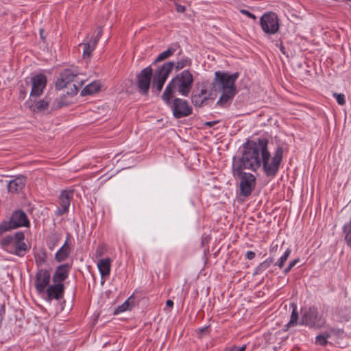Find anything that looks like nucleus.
<instances>
[{
    "label": "nucleus",
    "instance_id": "obj_1",
    "mask_svg": "<svg viewBox=\"0 0 351 351\" xmlns=\"http://www.w3.org/2000/svg\"><path fill=\"white\" fill-rule=\"evenodd\" d=\"M267 144L268 140L264 138L246 142L241 157L237 160L233 158L232 169H236L238 173L245 169L256 171L261 166V157Z\"/></svg>",
    "mask_w": 351,
    "mask_h": 351
},
{
    "label": "nucleus",
    "instance_id": "obj_2",
    "mask_svg": "<svg viewBox=\"0 0 351 351\" xmlns=\"http://www.w3.org/2000/svg\"><path fill=\"white\" fill-rule=\"evenodd\" d=\"M239 75V73L238 72L232 74L220 71L215 72V78L210 84V90L214 93V95H215L217 91L222 92V95L217 102V105L225 107L230 103L237 93L234 83Z\"/></svg>",
    "mask_w": 351,
    "mask_h": 351
},
{
    "label": "nucleus",
    "instance_id": "obj_3",
    "mask_svg": "<svg viewBox=\"0 0 351 351\" xmlns=\"http://www.w3.org/2000/svg\"><path fill=\"white\" fill-rule=\"evenodd\" d=\"M193 80V76L189 70L177 74L166 86L162 95V100L166 104H169L176 91L182 96H187L191 90Z\"/></svg>",
    "mask_w": 351,
    "mask_h": 351
},
{
    "label": "nucleus",
    "instance_id": "obj_4",
    "mask_svg": "<svg viewBox=\"0 0 351 351\" xmlns=\"http://www.w3.org/2000/svg\"><path fill=\"white\" fill-rule=\"evenodd\" d=\"M76 69H67L64 70L56 82V88L58 90L66 88L67 95H75L80 88L84 84V80Z\"/></svg>",
    "mask_w": 351,
    "mask_h": 351
},
{
    "label": "nucleus",
    "instance_id": "obj_5",
    "mask_svg": "<svg viewBox=\"0 0 351 351\" xmlns=\"http://www.w3.org/2000/svg\"><path fill=\"white\" fill-rule=\"evenodd\" d=\"M24 240L25 234L21 231L17 232L13 235L5 237L0 235V245L6 252L22 257L29 250Z\"/></svg>",
    "mask_w": 351,
    "mask_h": 351
},
{
    "label": "nucleus",
    "instance_id": "obj_6",
    "mask_svg": "<svg viewBox=\"0 0 351 351\" xmlns=\"http://www.w3.org/2000/svg\"><path fill=\"white\" fill-rule=\"evenodd\" d=\"M282 148L278 147L274 157L271 158L267 150V146L265 147L261 157V165H263V170L267 176H274L276 174L282 160Z\"/></svg>",
    "mask_w": 351,
    "mask_h": 351
},
{
    "label": "nucleus",
    "instance_id": "obj_7",
    "mask_svg": "<svg viewBox=\"0 0 351 351\" xmlns=\"http://www.w3.org/2000/svg\"><path fill=\"white\" fill-rule=\"evenodd\" d=\"M29 224V221L25 212L21 210H16L12 214L9 221H3L0 224V235L21 226H28Z\"/></svg>",
    "mask_w": 351,
    "mask_h": 351
},
{
    "label": "nucleus",
    "instance_id": "obj_8",
    "mask_svg": "<svg viewBox=\"0 0 351 351\" xmlns=\"http://www.w3.org/2000/svg\"><path fill=\"white\" fill-rule=\"evenodd\" d=\"M174 62H167L158 67L153 75L152 89L159 93L164 86L168 76L172 72Z\"/></svg>",
    "mask_w": 351,
    "mask_h": 351
},
{
    "label": "nucleus",
    "instance_id": "obj_9",
    "mask_svg": "<svg viewBox=\"0 0 351 351\" xmlns=\"http://www.w3.org/2000/svg\"><path fill=\"white\" fill-rule=\"evenodd\" d=\"M233 176L240 180L239 189L240 195L248 197L251 195L256 186V178L250 173L241 171L238 173L236 169H232Z\"/></svg>",
    "mask_w": 351,
    "mask_h": 351
},
{
    "label": "nucleus",
    "instance_id": "obj_10",
    "mask_svg": "<svg viewBox=\"0 0 351 351\" xmlns=\"http://www.w3.org/2000/svg\"><path fill=\"white\" fill-rule=\"evenodd\" d=\"M301 324L312 328H319L324 325L325 321L318 315L316 308H309L304 311L302 316Z\"/></svg>",
    "mask_w": 351,
    "mask_h": 351
},
{
    "label": "nucleus",
    "instance_id": "obj_11",
    "mask_svg": "<svg viewBox=\"0 0 351 351\" xmlns=\"http://www.w3.org/2000/svg\"><path fill=\"white\" fill-rule=\"evenodd\" d=\"M169 105H171L173 114L176 119L186 117L192 114V108L186 100L175 98L172 103L170 101Z\"/></svg>",
    "mask_w": 351,
    "mask_h": 351
},
{
    "label": "nucleus",
    "instance_id": "obj_12",
    "mask_svg": "<svg viewBox=\"0 0 351 351\" xmlns=\"http://www.w3.org/2000/svg\"><path fill=\"white\" fill-rule=\"evenodd\" d=\"M153 75V70L150 66L143 69L136 75V86L138 90L144 95L148 93Z\"/></svg>",
    "mask_w": 351,
    "mask_h": 351
},
{
    "label": "nucleus",
    "instance_id": "obj_13",
    "mask_svg": "<svg viewBox=\"0 0 351 351\" xmlns=\"http://www.w3.org/2000/svg\"><path fill=\"white\" fill-rule=\"evenodd\" d=\"M263 30L266 34H274L279 29V23L277 15L274 12L265 14L260 20Z\"/></svg>",
    "mask_w": 351,
    "mask_h": 351
},
{
    "label": "nucleus",
    "instance_id": "obj_14",
    "mask_svg": "<svg viewBox=\"0 0 351 351\" xmlns=\"http://www.w3.org/2000/svg\"><path fill=\"white\" fill-rule=\"evenodd\" d=\"M103 34L102 27L99 26L93 33L91 38H88L85 43L80 44V46H83V58H89L91 56L92 52L95 50L97 43Z\"/></svg>",
    "mask_w": 351,
    "mask_h": 351
},
{
    "label": "nucleus",
    "instance_id": "obj_15",
    "mask_svg": "<svg viewBox=\"0 0 351 351\" xmlns=\"http://www.w3.org/2000/svg\"><path fill=\"white\" fill-rule=\"evenodd\" d=\"M47 84V79L45 75L38 74L31 77V91L30 97H38L43 92Z\"/></svg>",
    "mask_w": 351,
    "mask_h": 351
},
{
    "label": "nucleus",
    "instance_id": "obj_16",
    "mask_svg": "<svg viewBox=\"0 0 351 351\" xmlns=\"http://www.w3.org/2000/svg\"><path fill=\"white\" fill-rule=\"evenodd\" d=\"M51 275L46 269H40L36 275L35 287L38 293L45 291L50 282Z\"/></svg>",
    "mask_w": 351,
    "mask_h": 351
},
{
    "label": "nucleus",
    "instance_id": "obj_17",
    "mask_svg": "<svg viewBox=\"0 0 351 351\" xmlns=\"http://www.w3.org/2000/svg\"><path fill=\"white\" fill-rule=\"evenodd\" d=\"M73 191H64L60 196L59 204L60 207L56 211V214L58 216L62 215L68 211L70 206L71 199L73 197Z\"/></svg>",
    "mask_w": 351,
    "mask_h": 351
},
{
    "label": "nucleus",
    "instance_id": "obj_18",
    "mask_svg": "<svg viewBox=\"0 0 351 351\" xmlns=\"http://www.w3.org/2000/svg\"><path fill=\"white\" fill-rule=\"evenodd\" d=\"M52 98L51 95H48L45 99L32 102V99L26 102V106L34 112H38L46 110L49 104L51 102Z\"/></svg>",
    "mask_w": 351,
    "mask_h": 351
},
{
    "label": "nucleus",
    "instance_id": "obj_19",
    "mask_svg": "<svg viewBox=\"0 0 351 351\" xmlns=\"http://www.w3.org/2000/svg\"><path fill=\"white\" fill-rule=\"evenodd\" d=\"M64 287L62 283H58L49 286L47 289V293L49 300L56 299L57 300L63 297Z\"/></svg>",
    "mask_w": 351,
    "mask_h": 351
},
{
    "label": "nucleus",
    "instance_id": "obj_20",
    "mask_svg": "<svg viewBox=\"0 0 351 351\" xmlns=\"http://www.w3.org/2000/svg\"><path fill=\"white\" fill-rule=\"evenodd\" d=\"M25 185V178L23 176H20L9 182L8 184V190L10 193H18L22 190Z\"/></svg>",
    "mask_w": 351,
    "mask_h": 351
},
{
    "label": "nucleus",
    "instance_id": "obj_21",
    "mask_svg": "<svg viewBox=\"0 0 351 351\" xmlns=\"http://www.w3.org/2000/svg\"><path fill=\"white\" fill-rule=\"evenodd\" d=\"M69 266L68 264L58 266L53 277L54 282L62 283L68 276Z\"/></svg>",
    "mask_w": 351,
    "mask_h": 351
},
{
    "label": "nucleus",
    "instance_id": "obj_22",
    "mask_svg": "<svg viewBox=\"0 0 351 351\" xmlns=\"http://www.w3.org/2000/svg\"><path fill=\"white\" fill-rule=\"evenodd\" d=\"M97 267L102 278L109 276L110 272V259H100L97 263Z\"/></svg>",
    "mask_w": 351,
    "mask_h": 351
},
{
    "label": "nucleus",
    "instance_id": "obj_23",
    "mask_svg": "<svg viewBox=\"0 0 351 351\" xmlns=\"http://www.w3.org/2000/svg\"><path fill=\"white\" fill-rule=\"evenodd\" d=\"M214 96V93L211 90H209L208 96H204V97H201L199 95L194 94L191 95V102L195 106L201 107L206 100L213 99L215 98Z\"/></svg>",
    "mask_w": 351,
    "mask_h": 351
},
{
    "label": "nucleus",
    "instance_id": "obj_24",
    "mask_svg": "<svg viewBox=\"0 0 351 351\" xmlns=\"http://www.w3.org/2000/svg\"><path fill=\"white\" fill-rule=\"evenodd\" d=\"M101 84L97 81H94L89 84L86 85L81 92L82 96L91 95L97 93L100 90Z\"/></svg>",
    "mask_w": 351,
    "mask_h": 351
},
{
    "label": "nucleus",
    "instance_id": "obj_25",
    "mask_svg": "<svg viewBox=\"0 0 351 351\" xmlns=\"http://www.w3.org/2000/svg\"><path fill=\"white\" fill-rule=\"evenodd\" d=\"M69 254V247L66 241L61 248L56 254V259L58 262H61L66 259Z\"/></svg>",
    "mask_w": 351,
    "mask_h": 351
},
{
    "label": "nucleus",
    "instance_id": "obj_26",
    "mask_svg": "<svg viewBox=\"0 0 351 351\" xmlns=\"http://www.w3.org/2000/svg\"><path fill=\"white\" fill-rule=\"evenodd\" d=\"M291 307L293 308V311L291 313V319L289 322L285 325L286 328L285 330H287L290 327L295 326L298 319V313L297 311L296 305L294 303H292Z\"/></svg>",
    "mask_w": 351,
    "mask_h": 351
},
{
    "label": "nucleus",
    "instance_id": "obj_27",
    "mask_svg": "<svg viewBox=\"0 0 351 351\" xmlns=\"http://www.w3.org/2000/svg\"><path fill=\"white\" fill-rule=\"evenodd\" d=\"M134 303V296H130L123 304L119 306L115 311V313H121L127 310H130Z\"/></svg>",
    "mask_w": 351,
    "mask_h": 351
},
{
    "label": "nucleus",
    "instance_id": "obj_28",
    "mask_svg": "<svg viewBox=\"0 0 351 351\" xmlns=\"http://www.w3.org/2000/svg\"><path fill=\"white\" fill-rule=\"evenodd\" d=\"M176 51V49L173 47L168 48L166 51L160 53L156 59L155 60L154 62L156 63L158 62L162 61L165 59L169 58L171 56H172L174 52Z\"/></svg>",
    "mask_w": 351,
    "mask_h": 351
},
{
    "label": "nucleus",
    "instance_id": "obj_29",
    "mask_svg": "<svg viewBox=\"0 0 351 351\" xmlns=\"http://www.w3.org/2000/svg\"><path fill=\"white\" fill-rule=\"evenodd\" d=\"M191 60L189 58H182L179 61L174 62V66L176 71H178L186 66H191Z\"/></svg>",
    "mask_w": 351,
    "mask_h": 351
},
{
    "label": "nucleus",
    "instance_id": "obj_30",
    "mask_svg": "<svg viewBox=\"0 0 351 351\" xmlns=\"http://www.w3.org/2000/svg\"><path fill=\"white\" fill-rule=\"evenodd\" d=\"M66 96L64 95L62 97L58 99L55 100L51 104V107L53 109L60 108L62 106H67L69 104V101L65 99Z\"/></svg>",
    "mask_w": 351,
    "mask_h": 351
},
{
    "label": "nucleus",
    "instance_id": "obj_31",
    "mask_svg": "<svg viewBox=\"0 0 351 351\" xmlns=\"http://www.w3.org/2000/svg\"><path fill=\"white\" fill-rule=\"evenodd\" d=\"M330 337L331 335H327L325 332L323 334L319 335L316 337L315 343L319 346H325L328 343L327 339Z\"/></svg>",
    "mask_w": 351,
    "mask_h": 351
},
{
    "label": "nucleus",
    "instance_id": "obj_32",
    "mask_svg": "<svg viewBox=\"0 0 351 351\" xmlns=\"http://www.w3.org/2000/svg\"><path fill=\"white\" fill-rule=\"evenodd\" d=\"M291 253V250L289 249H287L285 252L284 254L280 258V259L275 263L276 265H278L279 268H282L285 264V263L287 261L288 257L289 256Z\"/></svg>",
    "mask_w": 351,
    "mask_h": 351
},
{
    "label": "nucleus",
    "instance_id": "obj_33",
    "mask_svg": "<svg viewBox=\"0 0 351 351\" xmlns=\"http://www.w3.org/2000/svg\"><path fill=\"white\" fill-rule=\"evenodd\" d=\"M343 332H344V331L343 329L335 328H331L328 331L326 332V333L327 335L330 334L331 337L333 336L337 337H341Z\"/></svg>",
    "mask_w": 351,
    "mask_h": 351
},
{
    "label": "nucleus",
    "instance_id": "obj_34",
    "mask_svg": "<svg viewBox=\"0 0 351 351\" xmlns=\"http://www.w3.org/2000/svg\"><path fill=\"white\" fill-rule=\"evenodd\" d=\"M274 262V258L273 257H270L269 258H267V260H265L264 262L261 263L257 269L259 271H262L263 270H265L267 269L270 265L271 263H273Z\"/></svg>",
    "mask_w": 351,
    "mask_h": 351
},
{
    "label": "nucleus",
    "instance_id": "obj_35",
    "mask_svg": "<svg viewBox=\"0 0 351 351\" xmlns=\"http://www.w3.org/2000/svg\"><path fill=\"white\" fill-rule=\"evenodd\" d=\"M333 96L336 98L337 103L343 106L346 104L345 95L341 93H334Z\"/></svg>",
    "mask_w": 351,
    "mask_h": 351
},
{
    "label": "nucleus",
    "instance_id": "obj_36",
    "mask_svg": "<svg viewBox=\"0 0 351 351\" xmlns=\"http://www.w3.org/2000/svg\"><path fill=\"white\" fill-rule=\"evenodd\" d=\"M106 252V248L104 245H99L96 250L95 257H101Z\"/></svg>",
    "mask_w": 351,
    "mask_h": 351
},
{
    "label": "nucleus",
    "instance_id": "obj_37",
    "mask_svg": "<svg viewBox=\"0 0 351 351\" xmlns=\"http://www.w3.org/2000/svg\"><path fill=\"white\" fill-rule=\"evenodd\" d=\"M343 231L345 235L351 234V219L349 223L344 225Z\"/></svg>",
    "mask_w": 351,
    "mask_h": 351
},
{
    "label": "nucleus",
    "instance_id": "obj_38",
    "mask_svg": "<svg viewBox=\"0 0 351 351\" xmlns=\"http://www.w3.org/2000/svg\"><path fill=\"white\" fill-rule=\"evenodd\" d=\"M240 12L242 14H245L246 16H247L248 17H250L254 20H255L256 19V17L254 14H252L251 12H248L246 10H241Z\"/></svg>",
    "mask_w": 351,
    "mask_h": 351
},
{
    "label": "nucleus",
    "instance_id": "obj_39",
    "mask_svg": "<svg viewBox=\"0 0 351 351\" xmlns=\"http://www.w3.org/2000/svg\"><path fill=\"white\" fill-rule=\"evenodd\" d=\"M27 93V90L25 88V86L22 84L20 86V97L25 98Z\"/></svg>",
    "mask_w": 351,
    "mask_h": 351
},
{
    "label": "nucleus",
    "instance_id": "obj_40",
    "mask_svg": "<svg viewBox=\"0 0 351 351\" xmlns=\"http://www.w3.org/2000/svg\"><path fill=\"white\" fill-rule=\"evenodd\" d=\"M245 349H246V346L243 345L241 347L234 346L230 349V351H245Z\"/></svg>",
    "mask_w": 351,
    "mask_h": 351
},
{
    "label": "nucleus",
    "instance_id": "obj_41",
    "mask_svg": "<svg viewBox=\"0 0 351 351\" xmlns=\"http://www.w3.org/2000/svg\"><path fill=\"white\" fill-rule=\"evenodd\" d=\"M245 257L249 260H252L255 257V253L252 251H248L245 254Z\"/></svg>",
    "mask_w": 351,
    "mask_h": 351
},
{
    "label": "nucleus",
    "instance_id": "obj_42",
    "mask_svg": "<svg viewBox=\"0 0 351 351\" xmlns=\"http://www.w3.org/2000/svg\"><path fill=\"white\" fill-rule=\"evenodd\" d=\"M185 7L184 5L176 4V10L178 12L183 13L185 12Z\"/></svg>",
    "mask_w": 351,
    "mask_h": 351
},
{
    "label": "nucleus",
    "instance_id": "obj_43",
    "mask_svg": "<svg viewBox=\"0 0 351 351\" xmlns=\"http://www.w3.org/2000/svg\"><path fill=\"white\" fill-rule=\"evenodd\" d=\"M208 93V90L206 88H203L201 89L200 93H197V95H199L201 96V97H204V96H207L206 94Z\"/></svg>",
    "mask_w": 351,
    "mask_h": 351
},
{
    "label": "nucleus",
    "instance_id": "obj_44",
    "mask_svg": "<svg viewBox=\"0 0 351 351\" xmlns=\"http://www.w3.org/2000/svg\"><path fill=\"white\" fill-rule=\"evenodd\" d=\"M208 93V90L206 88H203L201 89L200 93H197V95H199L201 96V97H204V96H207L206 94Z\"/></svg>",
    "mask_w": 351,
    "mask_h": 351
},
{
    "label": "nucleus",
    "instance_id": "obj_45",
    "mask_svg": "<svg viewBox=\"0 0 351 351\" xmlns=\"http://www.w3.org/2000/svg\"><path fill=\"white\" fill-rule=\"evenodd\" d=\"M345 241L348 245L351 246V234L345 235Z\"/></svg>",
    "mask_w": 351,
    "mask_h": 351
},
{
    "label": "nucleus",
    "instance_id": "obj_46",
    "mask_svg": "<svg viewBox=\"0 0 351 351\" xmlns=\"http://www.w3.org/2000/svg\"><path fill=\"white\" fill-rule=\"evenodd\" d=\"M218 122H219L218 121H208V122H206L204 124L208 126V127H213V125H215Z\"/></svg>",
    "mask_w": 351,
    "mask_h": 351
},
{
    "label": "nucleus",
    "instance_id": "obj_47",
    "mask_svg": "<svg viewBox=\"0 0 351 351\" xmlns=\"http://www.w3.org/2000/svg\"><path fill=\"white\" fill-rule=\"evenodd\" d=\"M299 261V259H295L293 261H292L289 264V266L291 267V268L292 269L295 265L296 263Z\"/></svg>",
    "mask_w": 351,
    "mask_h": 351
},
{
    "label": "nucleus",
    "instance_id": "obj_48",
    "mask_svg": "<svg viewBox=\"0 0 351 351\" xmlns=\"http://www.w3.org/2000/svg\"><path fill=\"white\" fill-rule=\"evenodd\" d=\"M278 249V245H276L275 246H273L271 248V250H270L271 254H274V253L276 252Z\"/></svg>",
    "mask_w": 351,
    "mask_h": 351
},
{
    "label": "nucleus",
    "instance_id": "obj_49",
    "mask_svg": "<svg viewBox=\"0 0 351 351\" xmlns=\"http://www.w3.org/2000/svg\"><path fill=\"white\" fill-rule=\"evenodd\" d=\"M45 254H43V256H38V261H39L40 263H43L45 262Z\"/></svg>",
    "mask_w": 351,
    "mask_h": 351
},
{
    "label": "nucleus",
    "instance_id": "obj_50",
    "mask_svg": "<svg viewBox=\"0 0 351 351\" xmlns=\"http://www.w3.org/2000/svg\"><path fill=\"white\" fill-rule=\"evenodd\" d=\"M166 305L168 307H172L173 305V302L172 300H168L167 302H166Z\"/></svg>",
    "mask_w": 351,
    "mask_h": 351
},
{
    "label": "nucleus",
    "instance_id": "obj_51",
    "mask_svg": "<svg viewBox=\"0 0 351 351\" xmlns=\"http://www.w3.org/2000/svg\"><path fill=\"white\" fill-rule=\"evenodd\" d=\"M5 311L4 306L1 304H0V322L1 321V315L2 313Z\"/></svg>",
    "mask_w": 351,
    "mask_h": 351
},
{
    "label": "nucleus",
    "instance_id": "obj_52",
    "mask_svg": "<svg viewBox=\"0 0 351 351\" xmlns=\"http://www.w3.org/2000/svg\"><path fill=\"white\" fill-rule=\"evenodd\" d=\"M291 267L288 265V266L285 268V271H284L285 274H287L288 272H289V271H291Z\"/></svg>",
    "mask_w": 351,
    "mask_h": 351
},
{
    "label": "nucleus",
    "instance_id": "obj_53",
    "mask_svg": "<svg viewBox=\"0 0 351 351\" xmlns=\"http://www.w3.org/2000/svg\"><path fill=\"white\" fill-rule=\"evenodd\" d=\"M280 51H281L283 53H285V47L282 46V44H280Z\"/></svg>",
    "mask_w": 351,
    "mask_h": 351
},
{
    "label": "nucleus",
    "instance_id": "obj_54",
    "mask_svg": "<svg viewBox=\"0 0 351 351\" xmlns=\"http://www.w3.org/2000/svg\"><path fill=\"white\" fill-rule=\"evenodd\" d=\"M43 32V29H41V30L40 31V37H41V38H42V39H44Z\"/></svg>",
    "mask_w": 351,
    "mask_h": 351
},
{
    "label": "nucleus",
    "instance_id": "obj_55",
    "mask_svg": "<svg viewBox=\"0 0 351 351\" xmlns=\"http://www.w3.org/2000/svg\"><path fill=\"white\" fill-rule=\"evenodd\" d=\"M206 330H207V327H205V328H202L200 330H201V332H204Z\"/></svg>",
    "mask_w": 351,
    "mask_h": 351
},
{
    "label": "nucleus",
    "instance_id": "obj_56",
    "mask_svg": "<svg viewBox=\"0 0 351 351\" xmlns=\"http://www.w3.org/2000/svg\"><path fill=\"white\" fill-rule=\"evenodd\" d=\"M26 85H27V86H28L29 85V82H26Z\"/></svg>",
    "mask_w": 351,
    "mask_h": 351
}]
</instances>
